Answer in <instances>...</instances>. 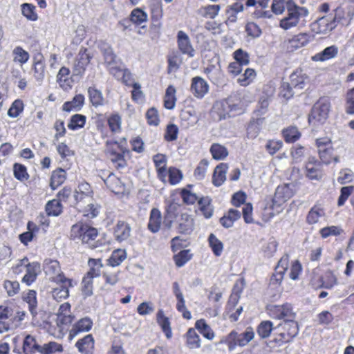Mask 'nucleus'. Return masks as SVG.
<instances>
[{
    "label": "nucleus",
    "instance_id": "nucleus-10",
    "mask_svg": "<svg viewBox=\"0 0 354 354\" xmlns=\"http://www.w3.org/2000/svg\"><path fill=\"white\" fill-rule=\"evenodd\" d=\"M294 187L295 186L292 184H285L278 186L272 198V205L280 207L292 198L295 194Z\"/></svg>",
    "mask_w": 354,
    "mask_h": 354
},
{
    "label": "nucleus",
    "instance_id": "nucleus-36",
    "mask_svg": "<svg viewBox=\"0 0 354 354\" xmlns=\"http://www.w3.org/2000/svg\"><path fill=\"white\" fill-rule=\"evenodd\" d=\"M208 243L213 254L216 257H220L223 250V243L213 233L208 236Z\"/></svg>",
    "mask_w": 354,
    "mask_h": 354
},
{
    "label": "nucleus",
    "instance_id": "nucleus-28",
    "mask_svg": "<svg viewBox=\"0 0 354 354\" xmlns=\"http://www.w3.org/2000/svg\"><path fill=\"white\" fill-rule=\"evenodd\" d=\"M88 264L90 269L84 277H88V279L93 280V278L97 277L100 275L101 268L103 266L102 260L100 259H89Z\"/></svg>",
    "mask_w": 354,
    "mask_h": 354
},
{
    "label": "nucleus",
    "instance_id": "nucleus-47",
    "mask_svg": "<svg viewBox=\"0 0 354 354\" xmlns=\"http://www.w3.org/2000/svg\"><path fill=\"white\" fill-rule=\"evenodd\" d=\"M107 123L112 133H117L121 131L122 118L118 113L112 114L109 116Z\"/></svg>",
    "mask_w": 354,
    "mask_h": 354
},
{
    "label": "nucleus",
    "instance_id": "nucleus-61",
    "mask_svg": "<svg viewBox=\"0 0 354 354\" xmlns=\"http://www.w3.org/2000/svg\"><path fill=\"white\" fill-rule=\"evenodd\" d=\"M24 110V103L20 100H15L8 111L9 117L15 118L19 115Z\"/></svg>",
    "mask_w": 354,
    "mask_h": 354
},
{
    "label": "nucleus",
    "instance_id": "nucleus-55",
    "mask_svg": "<svg viewBox=\"0 0 354 354\" xmlns=\"http://www.w3.org/2000/svg\"><path fill=\"white\" fill-rule=\"evenodd\" d=\"M28 232H24L19 235L20 241L26 245L33 239L35 236L34 232L35 230H37V227L32 222H28Z\"/></svg>",
    "mask_w": 354,
    "mask_h": 354
},
{
    "label": "nucleus",
    "instance_id": "nucleus-27",
    "mask_svg": "<svg viewBox=\"0 0 354 354\" xmlns=\"http://www.w3.org/2000/svg\"><path fill=\"white\" fill-rule=\"evenodd\" d=\"M156 319L166 337L170 339L172 337V331L169 318L164 315L163 311H158L156 315Z\"/></svg>",
    "mask_w": 354,
    "mask_h": 354
},
{
    "label": "nucleus",
    "instance_id": "nucleus-3",
    "mask_svg": "<svg viewBox=\"0 0 354 354\" xmlns=\"http://www.w3.org/2000/svg\"><path fill=\"white\" fill-rule=\"evenodd\" d=\"M254 337V332L252 327L238 333L235 330L231 331L226 337L224 342L227 345L230 351H232L236 346L243 347L251 342Z\"/></svg>",
    "mask_w": 354,
    "mask_h": 354
},
{
    "label": "nucleus",
    "instance_id": "nucleus-63",
    "mask_svg": "<svg viewBox=\"0 0 354 354\" xmlns=\"http://www.w3.org/2000/svg\"><path fill=\"white\" fill-rule=\"evenodd\" d=\"M178 128L174 124H169L167 126L164 138L167 142H172L177 139Z\"/></svg>",
    "mask_w": 354,
    "mask_h": 354
},
{
    "label": "nucleus",
    "instance_id": "nucleus-21",
    "mask_svg": "<svg viewBox=\"0 0 354 354\" xmlns=\"http://www.w3.org/2000/svg\"><path fill=\"white\" fill-rule=\"evenodd\" d=\"M84 96L82 94H77L73 97L72 100L64 102L62 109L66 112L79 111L84 104Z\"/></svg>",
    "mask_w": 354,
    "mask_h": 354
},
{
    "label": "nucleus",
    "instance_id": "nucleus-6",
    "mask_svg": "<svg viewBox=\"0 0 354 354\" xmlns=\"http://www.w3.org/2000/svg\"><path fill=\"white\" fill-rule=\"evenodd\" d=\"M43 269L50 279L57 283H68L71 286V279L66 278L61 272L59 263L57 260L46 259L43 263Z\"/></svg>",
    "mask_w": 354,
    "mask_h": 354
},
{
    "label": "nucleus",
    "instance_id": "nucleus-32",
    "mask_svg": "<svg viewBox=\"0 0 354 354\" xmlns=\"http://www.w3.org/2000/svg\"><path fill=\"white\" fill-rule=\"evenodd\" d=\"M88 94L90 102L93 106L98 107L104 104V98L101 91L94 86H90L88 88Z\"/></svg>",
    "mask_w": 354,
    "mask_h": 354
},
{
    "label": "nucleus",
    "instance_id": "nucleus-39",
    "mask_svg": "<svg viewBox=\"0 0 354 354\" xmlns=\"http://www.w3.org/2000/svg\"><path fill=\"white\" fill-rule=\"evenodd\" d=\"M127 258V253L124 250L118 249L114 250L109 259H108V264L112 267H115L119 265Z\"/></svg>",
    "mask_w": 354,
    "mask_h": 354
},
{
    "label": "nucleus",
    "instance_id": "nucleus-53",
    "mask_svg": "<svg viewBox=\"0 0 354 354\" xmlns=\"http://www.w3.org/2000/svg\"><path fill=\"white\" fill-rule=\"evenodd\" d=\"M94 339L91 335H87L84 337L79 339L75 346L81 353L86 352L93 346Z\"/></svg>",
    "mask_w": 354,
    "mask_h": 354
},
{
    "label": "nucleus",
    "instance_id": "nucleus-2",
    "mask_svg": "<svg viewBox=\"0 0 354 354\" xmlns=\"http://www.w3.org/2000/svg\"><path fill=\"white\" fill-rule=\"evenodd\" d=\"M330 104L328 100L320 98L312 107L308 116L310 125L318 127L323 125L328 118Z\"/></svg>",
    "mask_w": 354,
    "mask_h": 354
},
{
    "label": "nucleus",
    "instance_id": "nucleus-44",
    "mask_svg": "<svg viewBox=\"0 0 354 354\" xmlns=\"http://www.w3.org/2000/svg\"><path fill=\"white\" fill-rule=\"evenodd\" d=\"M62 346L55 342H50L48 344H44V346L39 345L37 352L41 354H52L55 352L62 351Z\"/></svg>",
    "mask_w": 354,
    "mask_h": 354
},
{
    "label": "nucleus",
    "instance_id": "nucleus-59",
    "mask_svg": "<svg viewBox=\"0 0 354 354\" xmlns=\"http://www.w3.org/2000/svg\"><path fill=\"white\" fill-rule=\"evenodd\" d=\"M14 61L24 64L29 59V54L27 51L24 50L21 47L17 46L13 50Z\"/></svg>",
    "mask_w": 354,
    "mask_h": 354
},
{
    "label": "nucleus",
    "instance_id": "nucleus-52",
    "mask_svg": "<svg viewBox=\"0 0 354 354\" xmlns=\"http://www.w3.org/2000/svg\"><path fill=\"white\" fill-rule=\"evenodd\" d=\"M272 330V323L270 321L261 322L257 328V334L262 339L268 338Z\"/></svg>",
    "mask_w": 354,
    "mask_h": 354
},
{
    "label": "nucleus",
    "instance_id": "nucleus-19",
    "mask_svg": "<svg viewBox=\"0 0 354 354\" xmlns=\"http://www.w3.org/2000/svg\"><path fill=\"white\" fill-rule=\"evenodd\" d=\"M131 231V228L129 223L119 221L114 230L115 238L119 242L126 241L130 236Z\"/></svg>",
    "mask_w": 354,
    "mask_h": 354
},
{
    "label": "nucleus",
    "instance_id": "nucleus-20",
    "mask_svg": "<svg viewBox=\"0 0 354 354\" xmlns=\"http://www.w3.org/2000/svg\"><path fill=\"white\" fill-rule=\"evenodd\" d=\"M228 169L227 163H220L215 169L212 176V183L216 187H220L226 180V173Z\"/></svg>",
    "mask_w": 354,
    "mask_h": 354
},
{
    "label": "nucleus",
    "instance_id": "nucleus-35",
    "mask_svg": "<svg viewBox=\"0 0 354 354\" xmlns=\"http://www.w3.org/2000/svg\"><path fill=\"white\" fill-rule=\"evenodd\" d=\"M186 344L190 349L198 348L201 347V339L195 329L191 328L186 333Z\"/></svg>",
    "mask_w": 354,
    "mask_h": 354
},
{
    "label": "nucleus",
    "instance_id": "nucleus-24",
    "mask_svg": "<svg viewBox=\"0 0 354 354\" xmlns=\"http://www.w3.org/2000/svg\"><path fill=\"white\" fill-rule=\"evenodd\" d=\"M93 322L90 318L84 317L79 320L70 331V336L73 337L82 332H88L91 329Z\"/></svg>",
    "mask_w": 354,
    "mask_h": 354
},
{
    "label": "nucleus",
    "instance_id": "nucleus-4",
    "mask_svg": "<svg viewBox=\"0 0 354 354\" xmlns=\"http://www.w3.org/2000/svg\"><path fill=\"white\" fill-rule=\"evenodd\" d=\"M22 267L26 269V274L22 278V282L30 286L35 281L38 274L41 272L40 263L36 261L29 263L27 258H24L20 260L19 263L15 267L14 272L19 273L22 272Z\"/></svg>",
    "mask_w": 354,
    "mask_h": 354
},
{
    "label": "nucleus",
    "instance_id": "nucleus-56",
    "mask_svg": "<svg viewBox=\"0 0 354 354\" xmlns=\"http://www.w3.org/2000/svg\"><path fill=\"white\" fill-rule=\"evenodd\" d=\"M192 254L189 250H183L174 255V259L177 267H183L192 259Z\"/></svg>",
    "mask_w": 354,
    "mask_h": 354
},
{
    "label": "nucleus",
    "instance_id": "nucleus-60",
    "mask_svg": "<svg viewBox=\"0 0 354 354\" xmlns=\"http://www.w3.org/2000/svg\"><path fill=\"white\" fill-rule=\"evenodd\" d=\"M35 10V6L32 4L25 3L21 5L23 15L30 21H36L38 18Z\"/></svg>",
    "mask_w": 354,
    "mask_h": 354
},
{
    "label": "nucleus",
    "instance_id": "nucleus-38",
    "mask_svg": "<svg viewBox=\"0 0 354 354\" xmlns=\"http://www.w3.org/2000/svg\"><path fill=\"white\" fill-rule=\"evenodd\" d=\"M199 209L206 218H209L213 214V207L211 205V199L208 197H202L198 200Z\"/></svg>",
    "mask_w": 354,
    "mask_h": 354
},
{
    "label": "nucleus",
    "instance_id": "nucleus-40",
    "mask_svg": "<svg viewBox=\"0 0 354 354\" xmlns=\"http://www.w3.org/2000/svg\"><path fill=\"white\" fill-rule=\"evenodd\" d=\"M195 328L207 339L212 340L214 339V333L204 319L197 320L195 324Z\"/></svg>",
    "mask_w": 354,
    "mask_h": 354
},
{
    "label": "nucleus",
    "instance_id": "nucleus-50",
    "mask_svg": "<svg viewBox=\"0 0 354 354\" xmlns=\"http://www.w3.org/2000/svg\"><path fill=\"white\" fill-rule=\"evenodd\" d=\"M283 136L287 142H294L299 140L301 133L296 127H289L283 131Z\"/></svg>",
    "mask_w": 354,
    "mask_h": 354
},
{
    "label": "nucleus",
    "instance_id": "nucleus-54",
    "mask_svg": "<svg viewBox=\"0 0 354 354\" xmlns=\"http://www.w3.org/2000/svg\"><path fill=\"white\" fill-rule=\"evenodd\" d=\"M124 151H118L109 156L111 161L113 162L114 167L118 169H122L126 167L127 161L124 157Z\"/></svg>",
    "mask_w": 354,
    "mask_h": 354
},
{
    "label": "nucleus",
    "instance_id": "nucleus-25",
    "mask_svg": "<svg viewBox=\"0 0 354 354\" xmlns=\"http://www.w3.org/2000/svg\"><path fill=\"white\" fill-rule=\"evenodd\" d=\"M161 213L159 209L153 208L150 212L149 223L147 225L149 230L152 233H156L160 230L161 224Z\"/></svg>",
    "mask_w": 354,
    "mask_h": 354
},
{
    "label": "nucleus",
    "instance_id": "nucleus-34",
    "mask_svg": "<svg viewBox=\"0 0 354 354\" xmlns=\"http://www.w3.org/2000/svg\"><path fill=\"white\" fill-rule=\"evenodd\" d=\"M66 171L63 169H58L52 173L50 177V186L52 189H56L65 181L66 178Z\"/></svg>",
    "mask_w": 354,
    "mask_h": 354
},
{
    "label": "nucleus",
    "instance_id": "nucleus-29",
    "mask_svg": "<svg viewBox=\"0 0 354 354\" xmlns=\"http://www.w3.org/2000/svg\"><path fill=\"white\" fill-rule=\"evenodd\" d=\"M324 215L325 211L324 208L320 205H315L307 214L306 222L310 225L315 224Z\"/></svg>",
    "mask_w": 354,
    "mask_h": 354
},
{
    "label": "nucleus",
    "instance_id": "nucleus-12",
    "mask_svg": "<svg viewBox=\"0 0 354 354\" xmlns=\"http://www.w3.org/2000/svg\"><path fill=\"white\" fill-rule=\"evenodd\" d=\"M214 111L217 113L220 120L230 117V113L239 109V106L232 103L230 99L216 102L214 106Z\"/></svg>",
    "mask_w": 354,
    "mask_h": 354
},
{
    "label": "nucleus",
    "instance_id": "nucleus-49",
    "mask_svg": "<svg viewBox=\"0 0 354 354\" xmlns=\"http://www.w3.org/2000/svg\"><path fill=\"white\" fill-rule=\"evenodd\" d=\"M278 243L274 239H270L261 248L264 257L270 259L274 256L277 249Z\"/></svg>",
    "mask_w": 354,
    "mask_h": 354
},
{
    "label": "nucleus",
    "instance_id": "nucleus-17",
    "mask_svg": "<svg viewBox=\"0 0 354 354\" xmlns=\"http://www.w3.org/2000/svg\"><path fill=\"white\" fill-rule=\"evenodd\" d=\"M280 314L278 315L279 319H283L284 321V327H289V334L292 337H295L298 334L299 328L298 324L294 319L295 318V313L292 311H279Z\"/></svg>",
    "mask_w": 354,
    "mask_h": 354
},
{
    "label": "nucleus",
    "instance_id": "nucleus-23",
    "mask_svg": "<svg viewBox=\"0 0 354 354\" xmlns=\"http://www.w3.org/2000/svg\"><path fill=\"white\" fill-rule=\"evenodd\" d=\"M50 318L51 323L55 322L58 328L63 329L65 326H68L72 322L73 316L66 314L64 311H59L56 314L51 315Z\"/></svg>",
    "mask_w": 354,
    "mask_h": 354
},
{
    "label": "nucleus",
    "instance_id": "nucleus-22",
    "mask_svg": "<svg viewBox=\"0 0 354 354\" xmlns=\"http://www.w3.org/2000/svg\"><path fill=\"white\" fill-rule=\"evenodd\" d=\"M244 286L245 281L243 279H239L235 282L228 300V305L230 308H234L237 304Z\"/></svg>",
    "mask_w": 354,
    "mask_h": 354
},
{
    "label": "nucleus",
    "instance_id": "nucleus-8",
    "mask_svg": "<svg viewBox=\"0 0 354 354\" xmlns=\"http://www.w3.org/2000/svg\"><path fill=\"white\" fill-rule=\"evenodd\" d=\"M315 142L322 163L326 165L330 163L334 151L331 140L327 137L319 138L316 139Z\"/></svg>",
    "mask_w": 354,
    "mask_h": 354
},
{
    "label": "nucleus",
    "instance_id": "nucleus-11",
    "mask_svg": "<svg viewBox=\"0 0 354 354\" xmlns=\"http://www.w3.org/2000/svg\"><path fill=\"white\" fill-rule=\"evenodd\" d=\"M91 59V57L87 53V49L81 48L74 62L73 75H82L86 71V66L90 63Z\"/></svg>",
    "mask_w": 354,
    "mask_h": 354
},
{
    "label": "nucleus",
    "instance_id": "nucleus-37",
    "mask_svg": "<svg viewBox=\"0 0 354 354\" xmlns=\"http://www.w3.org/2000/svg\"><path fill=\"white\" fill-rule=\"evenodd\" d=\"M39 344H37L35 339L30 335H28L23 344V352L24 354H34L37 352Z\"/></svg>",
    "mask_w": 354,
    "mask_h": 354
},
{
    "label": "nucleus",
    "instance_id": "nucleus-7",
    "mask_svg": "<svg viewBox=\"0 0 354 354\" xmlns=\"http://www.w3.org/2000/svg\"><path fill=\"white\" fill-rule=\"evenodd\" d=\"M287 16L280 21L279 26L284 30H288L295 27L299 22V12L297 9V4L293 0H288L286 2Z\"/></svg>",
    "mask_w": 354,
    "mask_h": 354
},
{
    "label": "nucleus",
    "instance_id": "nucleus-33",
    "mask_svg": "<svg viewBox=\"0 0 354 354\" xmlns=\"http://www.w3.org/2000/svg\"><path fill=\"white\" fill-rule=\"evenodd\" d=\"M194 219L189 215L183 214L178 227L179 232L189 234L194 230Z\"/></svg>",
    "mask_w": 354,
    "mask_h": 354
},
{
    "label": "nucleus",
    "instance_id": "nucleus-31",
    "mask_svg": "<svg viewBox=\"0 0 354 354\" xmlns=\"http://www.w3.org/2000/svg\"><path fill=\"white\" fill-rule=\"evenodd\" d=\"M109 73L114 76L117 80H122L124 83L127 84L126 76H130V71L124 66H118L117 64L112 65L108 67Z\"/></svg>",
    "mask_w": 354,
    "mask_h": 354
},
{
    "label": "nucleus",
    "instance_id": "nucleus-62",
    "mask_svg": "<svg viewBox=\"0 0 354 354\" xmlns=\"http://www.w3.org/2000/svg\"><path fill=\"white\" fill-rule=\"evenodd\" d=\"M233 57L236 62L243 66H246L250 62L249 54L242 48L236 50L233 53Z\"/></svg>",
    "mask_w": 354,
    "mask_h": 354
},
{
    "label": "nucleus",
    "instance_id": "nucleus-48",
    "mask_svg": "<svg viewBox=\"0 0 354 354\" xmlns=\"http://www.w3.org/2000/svg\"><path fill=\"white\" fill-rule=\"evenodd\" d=\"M13 174L16 179L21 182L27 180L29 178L26 167L20 163L16 162L13 165Z\"/></svg>",
    "mask_w": 354,
    "mask_h": 354
},
{
    "label": "nucleus",
    "instance_id": "nucleus-9",
    "mask_svg": "<svg viewBox=\"0 0 354 354\" xmlns=\"http://www.w3.org/2000/svg\"><path fill=\"white\" fill-rule=\"evenodd\" d=\"M288 256L284 255L279 261L274 268V272L270 279V286L273 288H278L281 286L284 274L288 268Z\"/></svg>",
    "mask_w": 354,
    "mask_h": 354
},
{
    "label": "nucleus",
    "instance_id": "nucleus-57",
    "mask_svg": "<svg viewBox=\"0 0 354 354\" xmlns=\"http://www.w3.org/2000/svg\"><path fill=\"white\" fill-rule=\"evenodd\" d=\"M69 286H73V285L71 284V286H70V284L66 282L65 283H61L59 287L54 288L53 291V297L54 299L57 300L58 299L67 298L69 295Z\"/></svg>",
    "mask_w": 354,
    "mask_h": 354
},
{
    "label": "nucleus",
    "instance_id": "nucleus-30",
    "mask_svg": "<svg viewBox=\"0 0 354 354\" xmlns=\"http://www.w3.org/2000/svg\"><path fill=\"white\" fill-rule=\"evenodd\" d=\"M338 48L336 46H330L324 48L321 53L313 57L314 61L324 62L337 56Z\"/></svg>",
    "mask_w": 354,
    "mask_h": 354
},
{
    "label": "nucleus",
    "instance_id": "nucleus-13",
    "mask_svg": "<svg viewBox=\"0 0 354 354\" xmlns=\"http://www.w3.org/2000/svg\"><path fill=\"white\" fill-rule=\"evenodd\" d=\"M190 90L198 99H202L209 91V84L201 77L196 76L192 78Z\"/></svg>",
    "mask_w": 354,
    "mask_h": 354
},
{
    "label": "nucleus",
    "instance_id": "nucleus-26",
    "mask_svg": "<svg viewBox=\"0 0 354 354\" xmlns=\"http://www.w3.org/2000/svg\"><path fill=\"white\" fill-rule=\"evenodd\" d=\"M240 211L234 209H230L226 214L220 218V223L225 228H230L233 226L234 223L241 218Z\"/></svg>",
    "mask_w": 354,
    "mask_h": 354
},
{
    "label": "nucleus",
    "instance_id": "nucleus-1",
    "mask_svg": "<svg viewBox=\"0 0 354 354\" xmlns=\"http://www.w3.org/2000/svg\"><path fill=\"white\" fill-rule=\"evenodd\" d=\"M98 235L97 230L87 223H77L73 225L71 230V238L74 241H80L88 244L91 248L96 245L93 243Z\"/></svg>",
    "mask_w": 354,
    "mask_h": 354
},
{
    "label": "nucleus",
    "instance_id": "nucleus-58",
    "mask_svg": "<svg viewBox=\"0 0 354 354\" xmlns=\"http://www.w3.org/2000/svg\"><path fill=\"white\" fill-rule=\"evenodd\" d=\"M130 18L132 24L136 25H141L143 22H145L147 19V14L140 8H136L132 10Z\"/></svg>",
    "mask_w": 354,
    "mask_h": 354
},
{
    "label": "nucleus",
    "instance_id": "nucleus-43",
    "mask_svg": "<svg viewBox=\"0 0 354 354\" xmlns=\"http://www.w3.org/2000/svg\"><path fill=\"white\" fill-rule=\"evenodd\" d=\"M86 116L82 114H75L71 116L68 124V128L71 130L75 131L84 127L86 123Z\"/></svg>",
    "mask_w": 354,
    "mask_h": 354
},
{
    "label": "nucleus",
    "instance_id": "nucleus-42",
    "mask_svg": "<svg viewBox=\"0 0 354 354\" xmlns=\"http://www.w3.org/2000/svg\"><path fill=\"white\" fill-rule=\"evenodd\" d=\"M104 182L113 192L117 193L121 191L122 182L113 173L109 174L108 177L104 180Z\"/></svg>",
    "mask_w": 354,
    "mask_h": 354
},
{
    "label": "nucleus",
    "instance_id": "nucleus-15",
    "mask_svg": "<svg viewBox=\"0 0 354 354\" xmlns=\"http://www.w3.org/2000/svg\"><path fill=\"white\" fill-rule=\"evenodd\" d=\"M177 42L179 50L183 54L188 55L193 57L195 50L192 46L188 35L183 30H179L177 34Z\"/></svg>",
    "mask_w": 354,
    "mask_h": 354
},
{
    "label": "nucleus",
    "instance_id": "nucleus-41",
    "mask_svg": "<svg viewBox=\"0 0 354 354\" xmlns=\"http://www.w3.org/2000/svg\"><path fill=\"white\" fill-rule=\"evenodd\" d=\"M175 93L176 89L173 86L170 85L167 88L164 99V105L167 109L171 110L174 108L176 101Z\"/></svg>",
    "mask_w": 354,
    "mask_h": 354
},
{
    "label": "nucleus",
    "instance_id": "nucleus-64",
    "mask_svg": "<svg viewBox=\"0 0 354 354\" xmlns=\"http://www.w3.org/2000/svg\"><path fill=\"white\" fill-rule=\"evenodd\" d=\"M256 72L252 68H247L244 73L238 79V82L241 86L248 85L255 77Z\"/></svg>",
    "mask_w": 354,
    "mask_h": 354
},
{
    "label": "nucleus",
    "instance_id": "nucleus-45",
    "mask_svg": "<svg viewBox=\"0 0 354 354\" xmlns=\"http://www.w3.org/2000/svg\"><path fill=\"white\" fill-rule=\"evenodd\" d=\"M210 152L215 160H223L228 155L227 149L224 146L217 143L212 145Z\"/></svg>",
    "mask_w": 354,
    "mask_h": 354
},
{
    "label": "nucleus",
    "instance_id": "nucleus-16",
    "mask_svg": "<svg viewBox=\"0 0 354 354\" xmlns=\"http://www.w3.org/2000/svg\"><path fill=\"white\" fill-rule=\"evenodd\" d=\"M46 64L42 54H38L33 57V76L35 80L41 84L45 77Z\"/></svg>",
    "mask_w": 354,
    "mask_h": 354
},
{
    "label": "nucleus",
    "instance_id": "nucleus-5",
    "mask_svg": "<svg viewBox=\"0 0 354 354\" xmlns=\"http://www.w3.org/2000/svg\"><path fill=\"white\" fill-rule=\"evenodd\" d=\"M336 10L319 17L310 24L311 30L316 34H326L337 26Z\"/></svg>",
    "mask_w": 354,
    "mask_h": 354
},
{
    "label": "nucleus",
    "instance_id": "nucleus-18",
    "mask_svg": "<svg viewBox=\"0 0 354 354\" xmlns=\"http://www.w3.org/2000/svg\"><path fill=\"white\" fill-rule=\"evenodd\" d=\"M308 82V76L302 71H296L290 76V84L297 91L304 88Z\"/></svg>",
    "mask_w": 354,
    "mask_h": 354
},
{
    "label": "nucleus",
    "instance_id": "nucleus-14",
    "mask_svg": "<svg viewBox=\"0 0 354 354\" xmlns=\"http://www.w3.org/2000/svg\"><path fill=\"white\" fill-rule=\"evenodd\" d=\"M306 176L311 180L322 178V165L315 157H310L306 165Z\"/></svg>",
    "mask_w": 354,
    "mask_h": 354
},
{
    "label": "nucleus",
    "instance_id": "nucleus-46",
    "mask_svg": "<svg viewBox=\"0 0 354 354\" xmlns=\"http://www.w3.org/2000/svg\"><path fill=\"white\" fill-rule=\"evenodd\" d=\"M309 41V35L306 33H300L290 40V47L298 49L306 46Z\"/></svg>",
    "mask_w": 354,
    "mask_h": 354
},
{
    "label": "nucleus",
    "instance_id": "nucleus-51",
    "mask_svg": "<svg viewBox=\"0 0 354 354\" xmlns=\"http://www.w3.org/2000/svg\"><path fill=\"white\" fill-rule=\"evenodd\" d=\"M45 209L47 216H57L62 212L61 203L55 200L48 201L46 205Z\"/></svg>",
    "mask_w": 354,
    "mask_h": 354
}]
</instances>
